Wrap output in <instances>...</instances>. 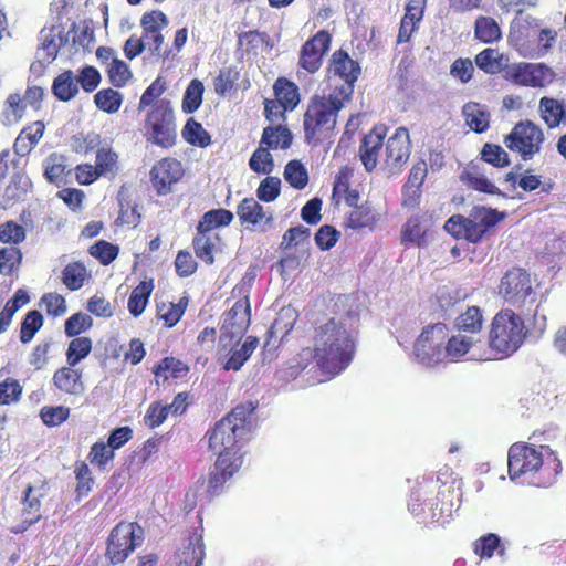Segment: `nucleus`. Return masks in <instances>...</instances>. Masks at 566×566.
Returning a JSON list of instances; mask_svg holds the SVG:
<instances>
[{
    "mask_svg": "<svg viewBox=\"0 0 566 566\" xmlns=\"http://www.w3.org/2000/svg\"><path fill=\"white\" fill-rule=\"evenodd\" d=\"M219 235L207 230H197L193 238V249L197 258L207 264H212L214 261L213 253L217 251Z\"/></svg>",
    "mask_w": 566,
    "mask_h": 566,
    "instance_id": "22",
    "label": "nucleus"
},
{
    "mask_svg": "<svg viewBox=\"0 0 566 566\" xmlns=\"http://www.w3.org/2000/svg\"><path fill=\"white\" fill-rule=\"evenodd\" d=\"M249 166L254 172L271 174L274 169V161L269 148L260 144L259 148L250 157Z\"/></svg>",
    "mask_w": 566,
    "mask_h": 566,
    "instance_id": "41",
    "label": "nucleus"
},
{
    "mask_svg": "<svg viewBox=\"0 0 566 566\" xmlns=\"http://www.w3.org/2000/svg\"><path fill=\"white\" fill-rule=\"evenodd\" d=\"M184 138L191 145L206 147L210 144V136L203 129L202 125L193 118H189L182 129Z\"/></svg>",
    "mask_w": 566,
    "mask_h": 566,
    "instance_id": "45",
    "label": "nucleus"
},
{
    "mask_svg": "<svg viewBox=\"0 0 566 566\" xmlns=\"http://www.w3.org/2000/svg\"><path fill=\"white\" fill-rule=\"evenodd\" d=\"M93 325V319L90 315L84 313H76L69 317L65 322V334L69 337H74L82 332L90 329Z\"/></svg>",
    "mask_w": 566,
    "mask_h": 566,
    "instance_id": "52",
    "label": "nucleus"
},
{
    "mask_svg": "<svg viewBox=\"0 0 566 566\" xmlns=\"http://www.w3.org/2000/svg\"><path fill=\"white\" fill-rule=\"evenodd\" d=\"M40 45L36 50V61L31 64V72L40 73L45 65L53 62L60 48L66 41L62 25L43 28L39 33Z\"/></svg>",
    "mask_w": 566,
    "mask_h": 566,
    "instance_id": "13",
    "label": "nucleus"
},
{
    "mask_svg": "<svg viewBox=\"0 0 566 566\" xmlns=\"http://www.w3.org/2000/svg\"><path fill=\"white\" fill-rule=\"evenodd\" d=\"M75 366H65L55 370L53 375V384L60 390L67 395L81 396L85 391L82 380V370L75 369Z\"/></svg>",
    "mask_w": 566,
    "mask_h": 566,
    "instance_id": "21",
    "label": "nucleus"
},
{
    "mask_svg": "<svg viewBox=\"0 0 566 566\" xmlns=\"http://www.w3.org/2000/svg\"><path fill=\"white\" fill-rule=\"evenodd\" d=\"M188 305L187 297H182L178 303H158L157 315L161 318L168 327L175 326L185 313Z\"/></svg>",
    "mask_w": 566,
    "mask_h": 566,
    "instance_id": "31",
    "label": "nucleus"
},
{
    "mask_svg": "<svg viewBox=\"0 0 566 566\" xmlns=\"http://www.w3.org/2000/svg\"><path fill=\"white\" fill-rule=\"evenodd\" d=\"M203 91V84L199 80L195 78L189 83L182 98V109L185 113L191 114L200 107Z\"/></svg>",
    "mask_w": 566,
    "mask_h": 566,
    "instance_id": "40",
    "label": "nucleus"
},
{
    "mask_svg": "<svg viewBox=\"0 0 566 566\" xmlns=\"http://www.w3.org/2000/svg\"><path fill=\"white\" fill-rule=\"evenodd\" d=\"M499 294L516 308L528 307L536 298L530 275L520 268H512L505 272L499 284Z\"/></svg>",
    "mask_w": 566,
    "mask_h": 566,
    "instance_id": "6",
    "label": "nucleus"
},
{
    "mask_svg": "<svg viewBox=\"0 0 566 566\" xmlns=\"http://www.w3.org/2000/svg\"><path fill=\"white\" fill-rule=\"evenodd\" d=\"M260 143L266 148L276 149L281 147L286 149L292 144V134L286 126L280 124L274 127L269 126L263 129Z\"/></svg>",
    "mask_w": 566,
    "mask_h": 566,
    "instance_id": "23",
    "label": "nucleus"
},
{
    "mask_svg": "<svg viewBox=\"0 0 566 566\" xmlns=\"http://www.w3.org/2000/svg\"><path fill=\"white\" fill-rule=\"evenodd\" d=\"M153 287V281H142L133 290L128 298V311L133 316H139L144 312Z\"/></svg>",
    "mask_w": 566,
    "mask_h": 566,
    "instance_id": "29",
    "label": "nucleus"
},
{
    "mask_svg": "<svg viewBox=\"0 0 566 566\" xmlns=\"http://www.w3.org/2000/svg\"><path fill=\"white\" fill-rule=\"evenodd\" d=\"M43 325V316L42 314L36 311L32 310L27 313L24 319L21 323V329H20V340L23 344L30 343L36 332L42 327Z\"/></svg>",
    "mask_w": 566,
    "mask_h": 566,
    "instance_id": "43",
    "label": "nucleus"
},
{
    "mask_svg": "<svg viewBox=\"0 0 566 566\" xmlns=\"http://www.w3.org/2000/svg\"><path fill=\"white\" fill-rule=\"evenodd\" d=\"M474 31L475 36L484 43H492L501 38L500 27L494 19L489 17H479Z\"/></svg>",
    "mask_w": 566,
    "mask_h": 566,
    "instance_id": "38",
    "label": "nucleus"
},
{
    "mask_svg": "<svg viewBox=\"0 0 566 566\" xmlns=\"http://www.w3.org/2000/svg\"><path fill=\"white\" fill-rule=\"evenodd\" d=\"M329 71L344 81V84L339 87L336 86L333 93L339 95L342 99L349 101L354 92V84L360 74L359 64L347 52L338 50L332 55Z\"/></svg>",
    "mask_w": 566,
    "mask_h": 566,
    "instance_id": "11",
    "label": "nucleus"
},
{
    "mask_svg": "<svg viewBox=\"0 0 566 566\" xmlns=\"http://www.w3.org/2000/svg\"><path fill=\"white\" fill-rule=\"evenodd\" d=\"M276 103L283 107V111H292L300 102L298 90L295 84L283 78H279L274 84Z\"/></svg>",
    "mask_w": 566,
    "mask_h": 566,
    "instance_id": "26",
    "label": "nucleus"
},
{
    "mask_svg": "<svg viewBox=\"0 0 566 566\" xmlns=\"http://www.w3.org/2000/svg\"><path fill=\"white\" fill-rule=\"evenodd\" d=\"M117 155L109 148H98L95 167L101 175L112 174L116 169Z\"/></svg>",
    "mask_w": 566,
    "mask_h": 566,
    "instance_id": "55",
    "label": "nucleus"
},
{
    "mask_svg": "<svg viewBox=\"0 0 566 566\" xmlns=\"http://www.w3.org/2000/svg\"><path fill=\"white\" fill-rule=\"evenodd\" d=\"M151 127L150 139L164 148L171 147L176 140V125L172 107L169 101L160 99L148 114Z\"/></svg>",
    "mask_w": 566,
    "mask_h": 566,
    "instance_id": "10",
    "label": "nucleus"
},
{
    "mask_svg": "<svg viewBox=\"0 0 566 566\" xmlns=\"http://www.w3.org/2000/svg\"><path fill=\"white\" fill-rule=\"evenodd\" d=\"M29 302L30 297L25 290L19 289L14 293L13 297L6 303L3 310L0 313V334L8 329L15 312Z\"/></svg>",
    "mask_w": 566,
    "mask_h": 566,
    "instance_id": "27",
    "label": "nucleus"
},
{
    "mask_svg": "<svg viewBox=\"0 0 566 566\" xmlns=\"http://www.w3.org/2000/svg\"><path fill=\"white\" fill-rule=\"evenodd\" d=\"M90 253L106 265L117 256L118 248L102 240L90 248Z\"/></svg>",
    "mask_w": 566,
    "mask_h": 566,
    "instance_id": "60",
    "label": "nucleus"
},
{
    "mask_svg": "<svg viewBox=\"0 0 566 566\" xmlns=\"http://www.w3.org/2000/svg\"><path fill=\"white\" fill-rule=\"evenodd\" d=\"M467 124L476 133H483L489 127V115L476 104H467L463 107Z\"/></svg>",
    "mask_w": 566,
    "mask_h": 566,
    "instance_id": "44",
    "label": "nucleus"
},
{
    "mask_svg": "<svg viewBox=\"0 0 566 566\" xmlns=\"http://www.w3.org/2000/svg\"><path fill=\"white\" fill-rule=\"evenodd\" d=\"M169 411L166 405L153 402L146 411L144 423L150 429L157 428L167 419Z\"/></svg>",
    "mask_w": 566,
    "mask_h": 566,
    "instance_id": "57",
    "label": "nucleus"
},
{
    "mask_svg": "<svg viewBox=\"0 0 566 566\" xmlns=\"http://www.w3.org/2000/svg\"><path fill=\"white\" fill-rule=\"evenodd\" d=\"M237 213L242 223L251 224L253 229L265 231L272 223L273 217L264 211L254 198H245L238 206Z\"/></svg>",
    "mask_w": 566,
    "mask_h": 566,
    "instance_id": "19",
    "label": "nucleus"
},
{
    "mask_svg": "<svg viewBox=\"0 0 566 566\" xmlns=\"http://www.w3.org/2000/svg\"><path fill=\"white\" fill-rule=\"evenodd\" d=\"M543 142V130L530 120L517 123L504 139L506 147L517 151L523 160H530L539 153Z\"/></svg>",
    "mask_w": 566,
    "mask_h": 566,
    "instance_id": "9",
    "label": "nucleus"
},
{
    "mask_svg": "<svg viewBox=\"0 0 566 566\" xmlns=\"http://www.w3.org/2000/svg\"><path fill=\"white\" fill-rule=\"evenodd\" d=\"M62 281L71 291L80 290L85 281L86 269L78 262L67 264L63 270Z\"/></svg>",
    "mask_w": 566,
    "mask_h": 566,
    "instance_id": "47",
    "label": "nucleus"
},
{
    "mask_svg": "<svg viewBox=\"0 0 566 566\" xmlns=\"http://www.w3.org/2000/svg\"><path fill=\"white\" fill-rule=\"evenodd\" d=\"M448 328L443 323L428 325L417 338L413 353L418 363L424 366H436L443 363L444 343Z\"/></svg>",
    "mask_w": 566,
    "mask_h": 566,
    "instance_id": "7",
    "label": "nucleus"
},
{
    "mask_svg": "<svg viewBox=\"0 0 566 566\" xmlns=\"http://www.w3.org/2000/svg\"><path fill=\"white\" fill-rule=\"evenodd\" d=\"M258 344L259 340L256 337L249 336L240 347L232 348L231 355L224 364V368L227 370H239L250 358Z\"/></svg>",
    "mask_w": 566,
    "mask_h": 566,
    "instance_id": "28",
    "label": "nucleus"
},
{
    "mask_svg": "<svg viewBox=\"0 0 566 566\" xmlns=\"http://www.w3.org/2000/svg\"><path fill=\"white\" fill-rule=\"evenodd\" d=\"M285 180L296 189H303L308 182L306 168L298 160H291L284 168Z\"/></svg>",
    "mask_w": 566,
    "mask_h": 566,
    "instance_id": "46",
    "label": "nucleus"
},
{
    "mask_svg": "<svg viewBox=\"0 0 566 566\" xmlns=\"http://www.w3.org/2000/svg\"><path fill=\"white\" fill-rule=\"evenodd\" d=\"M231 469H232V465L230 468H228L227 470L217 468V464L214 465V470L211 472L210 478H209L208 490H207L211 496L219 495L223 483L228 479H230L233 475V473L237 471V470H231Z\"/></svg>",
    "mask_w": 566,
    "mask_h": 566,
    "instance_id": "59",
    "label": "nucleus"
},
{
    "mask_svg": "<svg viewBox=\"0 0 566 566\" xmlns=\"http://www.w3.org/2000/svg\"><path fill=\"white\" fill-rule=\"evenodd\" d=\"M542 449V446L536 449L523 442L510 447L507 467L513 482L537 488H548L554 483L556 473L544 465Z\"/></svg>",
    "mask_w": 566,
    "mask_h": 566,
    "instance_id": "3",
    "label": "nucleus"
},
{
    "mask_svg": "<svg viewBox=\"0 0 566 566\" xmlns=\"http://www.w3.org/2000/svg\"><path fill=\"white\" fill-rule=\"evenodd\" d=\"M30 187L31 181L27 176L15 174L4 190V197L12 201L22 200Z\"/></svg>",
    "mask_w": 566,
    "mask_h": 566,
    "instance_id": "48",
    "label": "nucleus"
},
{
    "mask_svg": "<svg viewBox=\"0 0 566 566\" xmlns=\"http://www.w3.org/2000/svg\"><path fill=\"white\" fill-rule=\"evenodd\" d=\"M410 156V138L408 129L399 127L387 140L384 150V165L389 174H398L406 165Z\"/></svg>",
    "mask_w": 566,
    "mask_h": 566,
    "instance_id": "14",
    "label": "nucleus"
},
{
    "mask_svg": "<svg viewBox=\"0 0 566 566\" xmlns=\"http://www.w3.org/2000/svg\"><path fill=\"white\" fill-rule=\"evenodd\" d=\"M205 556L202 534L196 528L175 554L176 566H201Z\"/></svg>",
    "mask_w": 566,
    "mask_h": 566,
    "instance_id": "20",
    "label": "nucleus"
},
{
    "mask_svg": "<svg viewBox=\"0 0 566 566\" xmlns=\"http://www.w3.org/2000/svg\"><path fill=\"white\" fill-rule=\"evenodd\" d=\"M348 99L331 93L328 96L315 95L311 98L304 114V134L308 144L316 145L335 128L338 112Z\"/></svg>",
    "mask_w": 566,
    "mask_h": 566,
    "instance_id": "4",
    "label": "nucleus"
},
{
    "mask_svg": "<svg viewBox=\"0 0 566 566\" xmlns=\"http://www.w3.org/2000/svg\"><path fill=\"white\" fill-rule=\"evenodd\" d=\"M92 350V339L88 337L73 338L66 350V361L70 366H76L88 356Z\"/></svg>",
    "mask_w": 566,
    "mask_h": 566,
    "instance_id": "39",
    "label": "nucleus"
},
{
    "mask_svg": "<svg viewBox=\"0 0 566 566\" xmlns=\"http://www.w3.org/2000/svg\"><path fill=\"white\" fill-rule=\"evenodd\" d=\"M250 324V305L248 298L237 301L223 315L220 342L241 338Z\"/></svg>",
    "mask_w": 566,
    "mask_h": 566,
    "instance_id": "15",
    "label": "nucleus"
},
{
    "mask_svg": "<svg viewBox=\"0 0 566 566\" xmlns=\"http://www.w3.org/2000/svg\"><path fill=\"white\" fill-rule=\"evenodd\" d=\"M52 92L60 101L72 99L78 93V81L73 72L61 73L53 82Z\"/></svg>",
    "mask_w": 566,
    "mask_h": 566,
    "instance_id": "25",
    "label": "nucleus"
},
{
    "mask_svg": "<svg viewBox=\"0 0 566 566\" xmlns=\"http://www.w3.org/2000/svg\"><path fill=\"white\" fill-rule=\"evenodd\" d=\"M70 415V408L64 406L44 407L41 410V419L48 426H59L64 422Z\"/></svg>",
    "mask_w": 566,
    "mask_h": 566,
    "instance_id": "63",
    "label": "nucleus"
},
{
    "mask_svg": "<svg viewBox=\"0 0 566 566\" xmlns=\"http://www.w3.org/2000/svg\"><path fill=\"white\" fill-rule=\"evenodd\" d=\"M481 155L484 161L495 167H505L510 164L507 153L499 145L485 144Z\"/></svg>",
    "mask_w": 566,
    "mask_h": 566,
    "instance_id": "53",
    "label": "nucleus"
},
{
    "mask_svg": "<svg viewBox=\"0 0 566 566\" xmlns=\"http://www.w3.org/2000/svg\"><path fill=\"white\" fill-rule=\"evenodd\" d=\"M505 77L518 85L543 87L553 81L554 72L541 63H520L509 66Z\"/></svg>",
    "mask_w": 566,
    "mask_h": 566,
    "instance_id": "12",
    "label": "nucleus"
},
{
    "mask_svg": "<svg viewBox=\"0 0 566 566\" xmlns=\"http://www.w3.org/2000/svg\"><path fill=\"white\" fill-rule=\"evenodd\" d=\"M233 220V213L226 209H216L208 211L199 221L197 230H207L211 232L213 229L228 226Z\"/></svg>",
    "mask_w": 566,
    "mask_h": 566,
    "instance_id": "37",
    "label": "nucleus"
},
{
    "mask_svg": "<svg viewBox=\"0 0 566 566\" xmlns=\"http://www.w3.org/2000/svg\"><path fill=\"white\" fill-rule=\"evenodd\" d=\"M331 43V35L326 31L317 32L304 43L300 53V66L308 73H315L322 65V60Z\"/></svg>",
    "mask_w": 566,
    "mask_h": 566,
    "instance_id": "17",
    "label": "nucleus"
},
{
    "mask_svg": "<svg viewBox=\"0 0 566 566\" xmlns=\"http://www.w3.org/2000/svg\"><path fill=\"white\" fill-rule=\"evenodd\" d=\"M310 233V229L304 226L290 228L283 235L281 247L286 250L291 247L298 245L308 239Z\"/></svg>",
    "mask_w": 566,
    "mask_h": 566,
    "instance_id": "64",
    "label": "nucleus"
},
{
    "mask_svg": "<svg viewBox=\"0 0 566 566\" xmlns=\"http://www.w3.org/2000/svg\"><path fill=\"white\" fill-rule=\"evenodd\" d=\"M483 324V315L479 307L471 306L460 316H458L455 326L459 332H467L474 336L478 334Z\"/></svg>",
    "mask_w": 566,
    "mask_h": 566,
    "instance_id": "32",
    "label": "nucleus"
},
{
    "mask_svg": "<svg viewBox=\"0 0 566 566\" xmlns=\"http://www.w3.org/2000/svg\"><path fill=\"white\" fill-rule=\"evenodd\" d=\"M144 539V531L135 523L117 524L109 536L107 553L112 564L123 563Z\"/></svg>",
    "mask_w": 566,
    "mask_h": 566,
    "instance_id": "8",
    "label": "nucleus"
},
{
    "mask_svg": "<svg viewBox=\"0 0 566 566\" xmlns=\"http://www.w3.org/2000/svg\"><path fill=\"white\" fill-rule=\"evenodd\" d=\"M109 81L115 86H123L132 76L128 65L118 59H113L108 69Z\"/></svg>",
    "mask_w": 566,
    "mask_h": 566,
    "instance_id": "61",
    "label": "nucleus"
},
{
    "mask_svg": "<svg viewBox=\"0 0 566 566\" xmlns=\"http://www.w3.org/2000/svg\"><path fill=\"white\" fill-rule=\"evenodd\" d=\"M377 221L376 216L368 202L356 206L349 212L346 224L352 229H361L373 226Z\"/></svg>",
    "mask_w": 566,
    "mask_h": 566,
    "instance_id": "33",
    "label": "nucleus"
},
{
    "mask_svg": "<svg viewBox=\"0 0 566 566\" xmlns=\"http://www.w3.org/2000/svg\"><path fill=\"white\" fill-rule=\"evenodd\" d=\"M280 186L281 180L277 177H266L256 190L258 198L265 202L275 200L280 195Z\"/></svg>",
    "mask_w": 566,
    "mask_h": 566,
    "instance_id": "58",
    "label": "nucleus"
},
{
    "mask_svg": "<svg viewBox=\"0 0 566 566\" xmlns=\"http://www.w3.org/2000/svg\"><path fill=\"white\" fill-rule=\"evenodd\" d=\"M256 409V402L254 401H245L243 403L238 405L235 408L231 410L223 419H228L231 421V424H235L237 427H242L243 434H248L252 428L251 415Z\"/></svg>",
    "mask_w": 566,
    "mask_h": 566,
    "instance_id": "30",
    "label": "nucleus"
},
{
    "mask_svg": "<svg viewBox=\"0 0 566 566\" xmlns=\"http://www.w3.org/2000/svg\"><path fill=\"white\" fill-rule=\"evenodd\" d=\"M245 439L242 427L231 424L228 419H221L216 423L213 430L209 434V448L219 453L217 468L227 470L232 465L231 470H239L242 465V455L238 454V443Z\"/></svg>",
    "mask_w": 566,
    "mask_h": 566,
    "instance_id": "5",
    "label": "nucleus"
},
{
    "mask_svg": "<svg viewBox=\"0 0 566 566\" xmlns=\"http://www.w3.org/2000/svg\"><path fill=\"white\" fill-rule=\"evenodd\" d=\"M534 329H530L524 319L511 308L501 310L492 321L489 343L492 350L509 357L514 354L528 336L541 337L546 328L545 315H533Z\"/></svg>",
    "mask_w": 566,
    "mask_h": 566,
    "instance_id": "2",
    "label": "nucleus"
},
{
    "mask_svg": "<svg viewBox=\"0 0 566 566\" xmlns=\"http://www.w3.org/2000/svg\"><path fill=\"white\" fill-rule=\"evenodd\" d=\"M386 130L385 126H376L361 142L359 156L367 171H373L376 168L380 157L384 159L382 142Z\"/></svg>",
    "mask_w": 566,
    "mask_h": 566,
    "instance_id": "18",
    "label": "nucleus"
},
{
    "mask_svg": "<svg viewBox=\"0 0 566 566\" xmlns=\"http://www.w3.org/2000/svg\"><path fill=\"white\" fill-rule=\"evenodd\" d=\"M478 67L486 73L494 74L501 70L499 52L494 49H485L475 56Z\"/></svg>",
    "mask_w": 566,
    "mask_h": 566,
    "instance_id": "51",
    "label": "nucleus"
},
{
    "mask_svg": "<svg viewBox=\"0 0 566 566\" xmlns=\"http://www.w3.org/2000/svg\"><path fill=\"white\" fill-rule=\"evenodd\" d=\"M355 350V338L343 318H331L316 328L313 350L304 348L290 361L287 374L295 378L313 358L319 370L334 377L350 364Z\"/></svg>",
    "mask_w": 566,
    "mask_h": 566,
    "instance_id": "1",
    "label": "nucleus"
},
{
    "mask_svg": "<svg viewBox=\"0 0 566 566\" xmlns=\"http://www.w3.org/2000/svg\"><path fill=\"white\" fill-rule=\"evenodd\" d=\"M184 175V169L177 159L165 158L158 161L150 170V181L159 196L171 191L172 184Z\"/></svg>",
    "mask_w": 566,
    "mask_h": 566,
    "instance_id": "16",
    "label": "nucleus"
},
{
    "mask_svg": "<svg viewBox=\"0 0 566 566\" xmlns=\"http://www.w3.org/2000/svg\"><path fill=\"white\" fill-rule=\"evenodd\" d=\"M471 217L474 218L479 224H483V229L488 231L490 228L494 227L497 222L504 219L505 213L499 212L495 209L485 208V207H474L471 210Z\"/></svg>",
    "mask_w": 566,
    "mask_h": 566,
    "instance_id": "49",
    "label": "nucleus"
},
{
    "mask_svg": "<svg viewBox=\"0 0 566 566\" xmlns=\"http://www.w3.org/2000/svg\"><path fill=\"white\" fill-rule=\"evenodd\" d=\"M169 21L165 13L161 11L146 12L140 21L144 33L161 31L168 25Z\"/></svg>",
    "mask_w": 566,
    "mask_h": 566,
    "instance_id": "54",
    "label": "nucleus"
},
{
    "mask_svg": "<svg viewBox=\"0 0 566 566\" xmlns=\"http://www.w3.org/2000/svg\"><path fill=\"white\" fill-rule=\"evenodd\" d=\"M22 254L17 248L0 249V274L10 275L21 263Z\"/></svg>",
    "mask_w": 566,
    "mask_h": 566,
    "instance_id": "50",
    "label": "nucleus"
},
{
    "mask_svg": "<svg viewBox=\"0 0 566 566\" xmlns=\"http://www.w3.org/2000/svg\"><path fill=\"white\" fill-rule=\"evenodd\" d=\"M542 118L548 127H556L563 119L564 106L557 99L542 97L539 101Z\"/></svg>",
    "mask_w": 566,
    "mask_h": 566,
    "instance_id": "35",
    "label": "nucleus"
},
{
    "mask_svg": "<svg viewBox=\"0 0 566 566\" xmlns=\"http://www.w3.org/2000/svg\"><path fill=\"white\" fill-rule=\"evenodd\" d=\"M25 239V230L14 221H8L0 227V241L18 244Z\"/></svg>",
    "mask_w": 566,
    "mask_h": 566,
    "instance_id": "56",
    "label": "nucleus"
},
{
    "mask_svg": "<svg viewBox=\"0 0 566 566\" xmlns=\"http://www.w3.org/2000/svg\"><path fill=\"white\" fill-rule=\"evenodd\" d=\"M189 368L181 360L174 357H165L154 369L157 378L163 377L165 380L169 377L181 378L187 375Z\"/></svg>",
    "mask_w": 566,
    "mask_h": 566,
    "instance_id": "36",
    "label": "nucleus"
},
{
    "mask_svg": "<svg viewBox=\"0 0 566 566\" xmlns=\"http://www.w3.org/2000/svg\"><path fill=\"white\" fill-rule=\"evenodd\" d=\"M41 304L45 306L49 315L54 317L62 316L66 313L65 300L57 293H46L41 297Z\"/></svg>",
    "mask_w": 566,
    "mask_h": 566,
    "instance_id": "62",
    "label": "nucleus"
},
{
    "mask_svg": "<svg viewBox=\"0 0 566 566\" xmlns=\"http://www.w3.org/2000/svg\"><path fill=\"white\" fill-rule=\"evenodd\" d=\"M122 94L113 88L101 90L94 96L96 106L108 114L116 113L122 105Z\"/></svg>",
    "mask_w": 566,
    "mask_h": 566,
    "instance_id": "42",
    "label": "nucleus"
},
{
    "mask_svg": "<svg viewBox=\"0 0 566 566\" xmlns=\"http://www.w3.org/2000/svg\"><path fill=\"white\" fill-rule=\"evenodd\" d=\"M27 103L18 93H12L7 97L4 109L2 112L3 123L6 125L17 124L24 115Z\"/></svg>",
    "mask_w": 566,
    "mask_h": 566,
    "instance_id": "34",
    "label": "nucleus"
},
{
    "mask_svg": "<svg viewBox=\"0 0 566 566\" xmlns=\"http://www.w3.org/2000/svg\"><path fill=\"white\" fill-rule=\"evenodd\" d=\"M474 342L475 337L473 335L468 336L459 333L458 335L452 336L447 343H444L443 361L446 359L450 361L459 360L469 352Z\"/></svg>",
    "mask_w": 566,
    "mask_h": 566,
    "instance_id": "24",
    "label": "nucleus"
}]
</instances>
